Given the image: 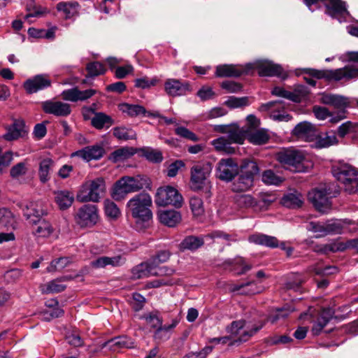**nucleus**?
<instances>
[{"instance_id":"nucleus-1","label":"nucleus","mask_w":358,"mask_h":358,"mask_svg":"<svg viewBox=\"0 0 358 358\" xmlns=\"http://www.w3.org/2000/svg\"><path fill=\"white\" fill-rule=\"evenodd\" d=\"M152 198L145 192L136 194L128 201L127 211L134 219L136 229L141 230L149 226L152 219Z\"/></svg>"},{"instance_id":"nucleus-2","label":"nucleus","mask_w":358,"mask_h":358,"mask_svg":"<svg viewBox=\"0 0 358 358\" xmlns=\"http://www.w3.org/2000/svg\"><path fill=\"white\" fill-rule=\"evenodd\" d=\"M150 184V180L145 176H123L115 182L111 191V196L117 201H122L128 194L148 187Z\"/></svg>"},{"instance_id":"nucleus-3","label":"nucleus","mask_w":358,"mask_h":358,"mask_svg":"<svg viewBox=\"0 0 358 358\" xmlns=\"http://www.w3.org/2000/svg\"><path fill=\"white\" fill-rule=\"evenodd\" d=\"M304 73L317 79L324 78L327 80L348 81L358 78V67L354 65H346L335 70H317L306 69Z\"/></svg>"},{"instance_id":"nucleus-4","label":"nucleus","mask_w":358,"mask_h":358,"mask_svg":"<svg viewBox=\"0 0 358 358\" xmlns=\"http://www.w3.org/2000/svg\"><path fill=\"white\" fill-rule=\"evenodd\" d=\"M212 171L210 163L195 164L191 168L190 188L194 192L203 191L206 197L210 196V182L208 180Z\"/></svg>"},{"instance_id":"nucleus-5","label":"nucleus","mask_w":358,"mask_h":358,"mask_svg":"<svg viewBox=\"0 0 358 358\" xmlns=\"http://www.w3.org/2000/svg\"><path fill=\"white\" fill-rule=\"evenodd\" d=\"M334 176L344 185L345 191L349 194L358 193V170L352 166L343 164L332 168Z\"/></svg>"},{"instance_id":"nucleus-6","label":"nucleus","mask_w":358,"mask_h":358,"mask_svg":"<svg viewBox=\"0 0 358 358\" xmlns=\"http://www.w3.org/2000/svg\"><path fill=\"white\" fill-rule=\"evenodd\" d=\"M277 161L286 169L292 172H303L305 157L302 152L294 149L286 148L278 151L275 155Z\"/></svg>"},{"instance_id":"nucleus-7","label":"nucleus","mask_w":358,"mask_h":358,"mask_svg":"<svg viewBox=\"0 0 358 358\" xmlns=\"http://www.w3.org/2000/svg\"><path fill=\"white\" fill-rule=\"evenodd\" d=\"M259 171L257 163L252 160H243L240 166V175L233 183L234 192L248 190L253 185L254 177Z\"/></svg>"},{"instance_id":"nucleus-8","label":"nucleus","mask_w":358,"mask_h":358,"mask_svg":"<svg viewBox=\"0 0 358 358\" xmlns=\"http://www.w3.org/2000/svg\"><path fill=\"white\" fill-rule=\"evenodd\" d=\"M105 181L102 178H97L85 182L78 191L76 199L80 202H98L101 194L105 192Z\"/></svg>"},{"instance_id":"nucleus-9","label":"nucleus","mask_w":358,"mask_h":358,"mask_svg":"<svg viewBox=\"0 0 358 358\" xmlns=\"http://www.w3.org/2000/svg\"><path fill=\"white\" fill-rule=\"evenodd\" d=\"M155 201L159 206L171 205L176 208H180L182 206L183 198L176 188L166 186L158 188Z\"/></svg>"},{"instance_id":"nucleus-10","label":"nucleus","mask_w":358,"mask_h":358,"mask_svg":"<svg viewBox=\"0 0 358 358\" xmlns=\"http://www.w3.org/2000/svg\"><path fill=\"white\" fill-rule=\"evenodd\" d=\"M335 196L331 195L329 187H325L312 189L308 192V199L317 210L324 213L331 209L330 199Z\"/></svg>"},{"instance_id":"nucleus-11","label":"nucleus","mask_w":358,"mask_h":358,"mask_svg":"<svg viewBox=\"0 0 358 358\" xmlns=\"http://www.w3.org/2000/svg\"><path fill=\"white\" fill-rule=\"evenodd\" d=\"M76 223L81 227H92L98 221L97 208L95 205H84L78 209L75 217Z\"/></svg>"},{"instance_id":"nucleus-12","label":"nucleus","mask_w":358,"mask_h":358,"mask_svg":"<svg viewBox=\"0 0 358 358\" xmlns=\"http://www.w3.org/2000/svg\"><path fill=\"white\" fill-rule=\"evenodd\" d=\"M254 69L252 64L248 63L245 66L234 64H222L216 67L215 76L217 77H239L243 74H250Z\"/></svg>"},{"instance_id":"nucleus-13","label":"nucleus","mask_w":358,"mask_h":358,"mask_svg":"<svg viewBox=\"0 0 358 358\" xmlns=\"http://www.w3.org/2000/svg\"><path fill=\"white\" fill-rule=\"evenodd\" d=\"M18 206L29 224H36L40 218L47 215L41 202L20 203Z\"/></svg>"},{"instance_id":"nucleus-14","label":"nucleus","mask_w":358,"mask_h":358,"mask_svg":"<svg viewBox=\"0 0 358 358\" xmlns=\"http://www.w3.org/2000/svg\"><path fill=\"white\" fill-rule=\"evenodd\" d=\"M217 171L218 178L229 182L238 174V166L231 158L222 159L217 164Z\"/></svg>"},{"instance_id":"nucleus-15","label":"nucleus","mask_w":358,"mask_h":358,"mask_svg":"<svg viewBox=\"0 0 358 358\" xmlns=\"http://www.w3.org/2000/svg\"><path fill=\"white\" fill-rule=\"evenodd\" d=\"M271 93L273 95L287 99L293 102L300 103L306 97L309 92L306 87L299 85L297 86L293 92L285 90L280 87H275L272 90Z\"/></svg>"},{"instance_id":"nucleus-16","label":"nucleus","mask_w":358,"mask_h":358,"mask_svg":"<svg viewBox=\"0 0 358 358\" xmlns=\"http://www.w3.org/2000/svg\"><path fill=\"white\" fill-rule=\"evenodd\" d=\"M6 132L3 138L7 141H13L24 137L27 134L24 121L22 119H15L13 122L5 127Z\"/></svg>"},{"instance_id":"nucleus-17","label":"nucleus","mask_w":358,"mask_h":358,"mask_svg":"<svg viewBox=\"0 0 358 358\" xmlns=\"http://www.w3.org/2000/svg\"><path fill=\"white\" fill-rule=\"evenodd\" d=\"M254 69L258 71L260 76H278L282 79L286 78L281 66L273 64L271 62H261L255 64H252Z\"/></svg>"},{"instance_id":"nucleus-18","label":"nucleus","mask_w":358,"mask_h":358,"mask_svg":"<svg viewBox=\"0 0 358 358\" xmlns=\"http://www.w3.org/2000/svg\"><path fill=\"white\" fill-rule=\"evenodd\" d=\"M42 108L45 113L53 114L56 116L65 117L71 112L70 105L61 101H47L43 102Z\"/></svg>"},{"instance_id":"nucleus-19","label":"nucleus","mask_w":358,"mask_h":358,"mask_svg":"<svg viewBox=\"0 0 358 358\" xmlns=\"http://www.w3.org/2000/svg\"><path fill=\"white\" fill-rule=\"evenodd\" d=\"M164 90L171 96H182L191 91L188 83H182L177 79H167L164 83Z\"/></svg>"},{"instance_id":"nucleus-20","label":"nucleus","mask_w":358,"mask_h":358,"mask_svg":"<svg viewBox=\"0 0 358 358\" xmlns=\"http://www.w3.org/2000/svg\"><path fill=\"white\" fill-rule=\"evenodd\" d=\"M50 85L51 80L45 75H37L32 78L27 80L24 83V87L29 94L35 93Z\"/></svg>"},{"instance_id":"nucleus-21","label":"nucleus","mask_w":358,"mask_h":358,"mask_svg":"<svg viewBox=\"0 0 358 358\" xmlns=\"http://www.w3.org/2000/svg\"><path fill=\"white\" fill-rule=\"evenodd\" d=\"M97 91L93 89L86 90H80L77 87L64 90L62 92V96L64 100L76 102L83 101L94 96Z\"/></svg>"},{"instance_id":"nucleus-22","label":"nucleus","mask_w":358,"mask_h":358,"mask_svg":"<svg viewBox=\"0 0 358 358\" xmlns=\"http://www.w3.org/2000/svg\"><path fill=\"white\" fill-rule=\"evenodd\" d=\"M326 13L332 17H345L349 15L346 3L341 0H324Z\"/></svg>"},{"instance_id":"nucleus-23","label":"nucleus","mask_w":358,"mask_h":358,"mask_svg":"<svg viewBox=\"0 0 358 358\" xmlns=\"http://www.w3.org/2000/svg\"><path fill=\"white\" fill-rule=\"evenodd\" d=\"M292 134L298 138L312 141L315 139V136H316V129L312 124L308 122H303L295 126Z\"/></svg>"},{"instance_id":"nucleus-24","label":"nucleus","mask_w":358,"mask_h":358,"mask_svg":"<svg viewBox=\"0 0 358 358\" xmlns=\"http://www.w3.org/2000/svg\"><path fill=\"white\" fill-rule=\"evenodd\" d=\"M106 347H108L110 350L117 351L121 348H134V343L131 338L122 336L104 342L101 344V349Z\"/></svg>"},{"instance_id":"nucleus-25","label":"nucleus","mask_w":358,"mask_h":358,"mask_svg":"<svg viewBox=\"0 0 358 358\" xmlns=\"http://www.w3.org/2000/svg\"><path fill=\"white\" fill-rule=\"evenodd\" d=\"M104 153L105 151L102 146L95 145L85 147V148L77 151L75 153V155L80 157L87 161H90L101 158Z\"/></svg>"},{"instance_id":"nucleus-26","label":"nucleus","mask_w":358,"mask_h":358,"mask_svg":"<svg viewBox=\"0 0 358 358\" xmlns=\"http://www.w3.org/2000/svg\"><path fill=\"white\" fill-rule=\"evenodd\" d=\"M159 218L163 224L169 227H174L182 220L180 212L175 210H166L159 213Z\"/></svg>"},{"instance_id":"nucleus-27","label":"nucleus","mask_w":358,"mask_h":358,"mask_svg":"<svg viewBox=\"0 0 358 358\" xmlns=\"http://www.w3.org/2000/svg\"><path fill=\"white\" fill-rule=\"evenodd\" d=\"M321 101L324 104L331 105L339 109L345 108L349 103L348 99L345 96L326 93L322 94Z\"/></svg>"},{"instance_id":"nucleus-28","label":"nucleus","mask_w":358,"mask_h":358,"mask_svg":"<svg viewBox=\"0 0 358 358\" xmlns=\"http://www.w3.org/2000/svg\"><path fill=\"white\" fill-rule=\"evenodd\" d=\"M248 240L251 243L271 248H278L279 245V241L275 236L262 234H252L249 236Z\"/></svg>"},{"instance_id":"nucleus-29","label":"nucleus","mask_w":358,"mask_h":358,"mask_svg":"<svg viewBox=\"0 0 358 358\" xmlns=\"http://www.w3.org/2000/svg\"><path fill=\"white\" fill-rule=\"evenodd\" d=\"M315 147L317 148H327L338 143L336 134L334 131H329L324 134H317L315 136Z\"/></svg>"},{"instance_id":"nucleus-30","label":"nucleus","mask_w":358,"mask_h":358,"mask_svg":"<svg viewBox=\"0 0 358 358\" xmlns=\"http://www.w3.org/2000/svg\"><path fill=\"white\" fill-rule=\"evenodd\" d=\"M124 263L121 256L115 257H101L90 262V265L94 268H104L107 265L118 266Z\"/></svg>"},{"instance_id":"nucleus-31","label":"nucleus","mask_w":358,"mask_h":358,"mask_svg":"<svg viewBox=\"0 0 358 358\" xmlns=\"http://www.w3.org/2000/svg\"><path fill=\"white\" fill-rule=\"evenodd\" d=\"M91 124L96 129H102L103 127L109 128L114 124V120L104 113H94Z\"/></svg>"},{"instance_id":"nucleus-32","label":"nucleus","mask_w":358,"mask_h":358,"mask_svg":"<svg viewBox=\"0 0 358 358\" xmlns=\"http://www.w3.org/2000/svg\"><path fill=\"white\" fill-rule=\"evenodd\" d=\"M55 162L50 158L43 159L39 164L38 176L42 183H45L50 178V171L54 166Z\"/></svg>"},{"instance_id":"nucleus-33","label":"nucleus","mask_w":358,"mask_h":358,"mask_svg":"<svg viewBox=\"0 0 358 358\" xmlns=\"http://www.w3.org/2000/svg\"><path fill=\"white\" fill-rule=\"evenodd\" d=\"M138 153V149L132 147H123L113 151L109 159L113 162L123 161Z\"/></svg>"},{"instance_id":"nucleus-34","label":"nucleus","mask_w":358,"mask_h":358,"mask_svg":"<svg viewBox=\"0 0 358 358\" xmlns=\"http://www.w3.org/2000/svg\"><path fill=\"white\" fill-rule=\"evenodd\" d=\"M154 268L149 260L141 263L132 269L133 277L136 279H140L153 275Z\"/></svg>"},{"instance_id":"nucleus-35","label":"nucleus","mask_w":358,"mask_h":358,"mask_svg":"<svg viewBox=\"0 0 358 358\" xmlns=\"http://www.w3.org/2000/svg\"><path fill=\"white\" fill-rule=\"evenodd\" d=\"M203 243V238L194 236H189L182 241L179 245V248L180 251L185 250H195L201 247Z\"/></svg>"},{"instance_id":"nucleus-36","label":"nucleus","mask_w":358,"mask_h":358,"mask_svg":"<svg viewBox=\"0 0 358 358\" xmlns=\"http://www.w3.org/2000/svg\"><path fill=\"white\" fill-rule=\"evenodd\" d=\"M281 203L289 208H299L303 203L302 195L297 192L289 193L282 198Z\"/></svg>"},{"instance_id":"nucleus-37","label":"nucleus","mask_w":358,"mask_h":358,"mask_svg":"<svg viewBox=\"0 0 358 358\" xmlns=\"http://www.w3.org/2000/svg\"><path fill=\"white\" fill-rule=\"evenodd\" d=\"M138 154L153 163H159L163 160L162 152L150 147L138 149Z\"/></svg>"},{"instance_id":"nucleus-38","label":"nucleus","mask_w":358,"mask_h":358,"mask_svg":"<svg viewBox=\"0 0 358 358\" xmlns=\"http://www.w3.org/2000/svg\"><path fill=\"white\" fill-rule=\"evenodd\" d=\"M74 197L69 191H59L56 193L55 201L61 210L69 208L73 203Z\"/></svg>"},{"instance_id":"nucleus-39","label":"nucleus","mask_w":358,"mask_h":358,"mask_svg":"<svg viewBox=\"0 0 358 358\" xmlns=\"http://www.w3.org/2000/svg\"><path fill=\"white\" fill-rule=\"evenodd\" d=\"M113 134L120 141H128L136 138V132L131 128L116 127L113 129Z\"/></svg>"},{"instance_id":"nucleus-40","label":"nucleus","mask_w":358,"mask_h":358,"mask_svg":"<svg viewBox=\"0 0 358 358\" xmlns=\"http://www.w3.org/2000/svg\"><path fill=\"white\" fill-rule=\"evenodd\" d=\"M246 133L247 130H241L238 127L233 124L228 130L227 139L229 142L243 144L245 139L244 134Z\"/></svg>"},{"instance_id":"nucleus-41","label":"nucleus","mask_w":358,"mask_h":358,"mask_svg":"<svg viewBox=\"0 0 358 358\" xmlns=\"http://www.w3.org/2000/svg\"><path fill=\"white\" fill-rule=\"evenodd\" d=\"M248 140L255 145H262L266 143L268 139L269 136L266 131L259 129L253 132L246 133Z\"/></svg>"},{"instance_id":"nucleus-42","label":"nucleus","mask_w":358,"mask_h":358,"mask_svg":"<svg viewBox=\"0 0 358 358\" xmlns=\"http://www.w3.org/2000/svg\"><path fill=\"white\" fill-rule=\"evenodd\" d=\"M119 107L120 110L127 113L131 117H136L141 114L145 115L147 113L146 109L140 105H132L124 103L120 104Z\"/></svg>"},{"instance_id":"nucleus-43","label":"nucleus","mask_w":358,"mask_h":358,"mask_svg":"<svg viewBox=\"0 0 358 358\" xmlns=\"http://www.w3.org/2000/svg\"><path fill=\"white\" fill-rule=\"evenodd\" d=\"M266 324V321H259L257 324H255L250 330L245 331L241 336L231 342L229 345H234L236 343H241L247 341L250 337L258 332Z\"/></svg>"},{"instance_id":"nucleus-44","label":"nucleus","mask_w":358,"mask_h":358,"mask_svg":"<svg viewBox=\"0 0 358 358\" xmlns=\"http://www.w3.org/2000/svg\"><path fill=\"white\" fill-rule=\"evenodd\" d=\"M87 74L86 78H94L105 73L106 69L103 64L99 62H92L87 64Z\"/></svg>"},{"instance_id":"nucleus-45","label":"nucleus","mask_w":358,"mask_h":358,"mask_svg":"<svg viewBox=\"0 0 358 358\" xmlns=\"http://www.w3.org/2000/svg\"><path fill=\"white\" fill-rule=\"evenodd\" d=\"M78 6L77 2H60L57 5V9L65 14L66 19L73 17L77 13L76 8Z\"/></svg>"},{"instance_id":"nucleus-46","label":"nucleus","mask_w":358,"mask_h":358,"mask_svg":"<svg viewBox=\"0 0 358 358\" xmlns=\"http://www.w3.org/2000/svg\"><path fill=\"white\" fill-rule=\"evenodd\" d=\"M254 281H249L240 285H234L231 287V292H239L241 294H255L258 292L255 287Z\"/></svg>"},{"instance_id":"nucleus-47","label":"nucleus","mask_w":358,"mask_h":358,"mask_svg":"<svg viewBox=\"0 0 358 358\" xmlns=\"http://www.w3.org/2000/svg\"><path fill=\"white\" fill-rule=\"evenodd\" d=\"M177 322H173L171 324L159 327L154 334V338L156 341H162L169 338V331L174 328Z\"/></svg>"},{"instance_id":"nucleus-48","label":"nucleus","mask_w":358,"mask_h":358,"mask_svg":"<svg viewBox=\"0 0 358 358\" xmlns=\"http://www.w3.org/2000/svg\"><path fill=\"white\" fill-rule=\"evenodd\" d=\"M262 180L265 184L275 185L280 184L284 180L282 177L276 175L273 171L270 169L263 172Z\"/></svg>"},{"instance_id":"nucleus-49","label":"nucleus","mask_w":358,"mask_h":358,"mask_svg":"<svg viewBox=\"0 0 358 358\" xmlns=\"http://www.w3.org/2000/svg\"><path fill=\"white\" fill-rule=\"evenodd\" d=\"M171 253L169 250H160L153 255L149 262L153 267H157L160 264L167 262Z\"/></svg>"},{"instance_id":"nucleus-50","label":"nucleus","mask_w":358,"mask_h":358,"mask_svg":"<svg viewBox=\"0 0 358 358\" xmlns=\"http://www.w3.org/2000/svg\"><path fill=\"white\" fill-rule=\"evenodd\" d=\"M224 104L230 108H243L249 105V99L248 96L236 97L230 96Z\"/></svg>"},{"instance_id":"nucleus-51","label":"nucleus","mask_w":358,"mask_h":358,"mask_svg":"<svg viewBox=\"0 0 358 358\" xmlns=\"http://www.w3.org/2000/svg\"><path fill=\"white\" fill-rule=\"evenodd\" d=\"M26 10L29 13L24 16L25 20H28L29 17H41L45 13V10H42L41 7H37L33 0L28 1Z\"/></svg>"},{"instance_id":"nucleus-52","label":"nucleus","mask_w":358,"mask_h":358,"mask_svg":"<svg viewBox=\"0 0 358 358\" xmlns=\"http://www.w3.org/2000/svg\"><path fill=\"white\" fill-rule=\"evenodd\" d=\"M189 206L194 216H200L204 213L203 201L201 198L193 196L189 199Z\"/></svg>"},{"instance_id":"nucleus-53","label":"nucleus","mask_w":358,"mask_h":358,"mask_svg":"<svg viewBox=\"0 0 358 358\" xmlns=\"http://www.w3.org/2000/svg\"><path fill=\"white\" fill-rule=\"evenodd\" d=\"M104 209L106 215L113 219L117 218L120 215V210L117 206L112 201H104Z\"/></svg>"},{"instance_id":"nucleus-54","label":"nucleus","mask_w":358,"mask_h":358,"mask_svg":"<svg viewBox=\"0 0 358 358\" xmlns=\"http://www.w3.org/2000/svg\"><path fill=\"white\" fill-rule=\"evenodd\" d=\"M36 224L38 225L36 229V233L41 236H48L52 232L51 224L43 217L37 221Z\"/></svg>"},{"instance_id":"nucleus-55","label":"nucleus","mask_w":358,"mask_h":358,"mask_svg":"<svg viewBox=\"0 0 358 358\" xmlns=\"http://www.w3.org/2000/svg\"><path fill=\"white\" fill-rule=\"evenodd\" d=\"M69 264L70 260L68 257H60L52 260L50 265L47 268V270L48 272L61 271L66 267Z\"/></svg>"},{"instance_id":"nucleus-56","label":"nucleus","mask_w":358,"mask_h":358,"mask_svg":"<svg viewBox=\"0 0 358 358\" xmlns=\"http://www.w3.org/2000/svg\"><path fill=\"white\" fill-rule=\"evenodd\" d=\"M276 310L278 313L271 319L272 323L275 322L280 318L287 317L291 313L294 312L295 309L291 304L287 303L283 307L278 308Z\"/></svg>"},{"instance_id":"nucleus-57","label":"nucleus","mask_w":358,"mask_h":358,"mask_svg":"<svg viewBox=\"0 0 358 358\" xmlns=\"http://www.w3.org/2000/svg\"><path fill=\"white\" fill-rule=\"evenodd\" d=\"M175 133L186 139L196 142L199 140V137L189 129L185 127H178L175 129Z\"/></svg>"},{"instance_id":"nucleus-58","label":"nucleus","mask_w":358,"mask_h":358,"mask_svg":"<svg viewBox=\"0 0 358 358\" xmlns=\"http://www.w3.org/2000/svg\"><path fill=\"white\" fill-rule=\"evenodd\" d=\"M356 243L355 241H350L348 240L346 242H341L337 244H334L332 246H325V249L323 250L324 252H326L327 248L331 252H337V251H344L345 250L348 248H351V246H355Z\"/></svg>"},{"instance_id":"nucleus-59","label":"nucleus","mask_w":358,"mask_h":358,"mask_svg":"<svg viewBox=\"0 0 358 358\" xmlns=\"http://www.w3.org/2000/svg\"><path fill=\"white\" fill-rule=\"evenodd\" d=\"M13 217L12 213L7 208H0V224L4 227L12 225Z\"/></svg>"},{"instance_id":"nucleus-60","label":"nucleus","mask_w":358,"mask_h":358,"mask_svg":"<svg viewBox=\"0 0 358 358\" xmlns=\"http://www.w3.org/2000/svg\"><path fill=\"white\" fill-rule=\"evenodd\" d=\"M221 87L227 92L235 93L242 90L243 85L237 82L231 80H225L221 83Z\"/></svg>"},{"instance_id":"nucleus-61","label":"nucleus","mask_w":358,"mask_h":358,"mask_svg":"<svg viewBox=\"0 0 358 358\" xmlns=\"http://www.w3.org/2000/svg\"><path fill=\"white\" fill-rule=\"evenodd\" d=\"M356 127L357 124L348 121L338 127V134L340 137L343 138L348 134L355 131Z\"/></svg>"},{"instance_id":"nucleus-62","label":"nucleus","mask_w":358,"mask_h":358,"mask_svg":"<svg viewBox=\"0 0 358 358\" xmlns=\"http://www.w3.org/2000/svg\"><path fill=\"white\" fill-rule=\"evenodd\" d=\"M67 343L73 347H80L83 345V341L80 335L75 331L68 332L65 336Z\"/></svg>"},{"instance_id":"nucleus-63","label":"nucleus","mask_w":358,"mask_h":358,"mask_svg":"<svg viewBox=\"0 0 358 358\" xmlns=\"http://www.w3.org/2000/svg\"><path fill=\"white\" fill-rule=\"evenodd\" d=\"M27 171V164L25 162H20L11 168L10 175L12 178H16L19 176H24Z\"/></svg>"},{"instance_id":"nucleus-64","label":"nucleus","mask_w":358,"mask_h":358,"mask_svg":"<svg viewBox=\"0 0 358 358\" xmlns=\"http://www.w3.org/2000/svg\"><path fill=\"white\" fill-rule=\"evenodd\" d=\"M325 224V235L341 234L343 230L341 224L336 222H328Z\"/></svg>"}]
</instances>
